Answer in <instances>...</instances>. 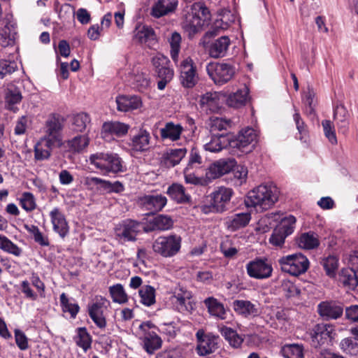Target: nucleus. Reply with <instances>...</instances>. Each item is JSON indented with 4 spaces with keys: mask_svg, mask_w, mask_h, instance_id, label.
Returning a JSON list of instances; mask_svg holds the SVG:
<instances>
[{
    "mask_svg": "<svg viewBox=\"0 0 358 358\" xmlns=\"http://www.w3.org/2000/svg\"><path fill=\"white\" fill-rule=\"evenodd\" d=\"M278 200L275 186L272 185H260L250 191L245 199L248 207H253L257 211L270 208Z\"/></svg>",
    "mask_w": 358,
    "mask_h": 358,
    "instance_id": "obj_1",
    "label": "nucleus"
},
{
    "mask_svg": "<svg viewBox=\"0 0 358 358\" xmlns=\"http://www.w3.org/2000/svg\"><path fill=\"white\" fill-rule=\"evenodd\" d=\"M90 164L104 174L119 173L127 171L122 159L113 152H96L89 157Z\"/></svg>",
    "mask_w": 358,
    "mask_h": 358,
    "instance_id": "obj_2",
    "label": "nucleus"
},
{
    "mask_svg": "<svg viewBox=\"0 0 358 358\" xmlns=\"http://www.w3.org/2000/svg\"><path fill=\"white\" fill-rule=\"evenodd\" d=\"M234 192L232 189L220 186L216 187L208 196L209 205H203L201 210L207 214L208 213H223L227 210Z\"/></svg>",
    "mask_w": 358,
    "mask_h": 358,
    "instance_id": "obj_3",
    "label": "nucleus"
},
{
    "mask_svg": "<svg viewBox=\"0 0 358 358\" xmlns=\"http://www.w3.org/2000/svg\"><path fill=\"white\" fill-rule=\"evenodd\" d=\"M210 19V12L206 6L200 2L194 3L186 16L185 27L190 34H194Z\"/></svg>",
    "mask_w": 358,
    "mask_h": 358,
    "instance_id": "obj_4",
    "label": "nucleus"
},
{
    "mask_svg": "<svg viewBox=\"0 0 358 358\" xmlns=\"http://www.w3.org/2000/svg\"><path fill=\"white\" fill-rule=\"evenodd\" d=\"M278 263L283 272L298 276L304 273L309 268L308 259L301 253H295L282 257Z\"/></svg>",
    "mask_w": 358,
    "mask_h": 358,
    "instance_id": "obj_5",
    "label": "nucleus"
},
{
    "mask_svg": "<svg viewBox=\"0 0 358 358\" xmlns=\"http://www.w3.org/2000/svg\"><path fill=\"white\" fill-rule=\"evenodd\" d=\"M181 247L180 236L173 234L158 237L152 244L154 252L164 257H171L176 255Z\"/></svg>",
    "mask_w": 358,
    "mask_h": 358,
    "instance_id": "obj_6",
    "label": "nucleus"
},
{
    "mask_svg": "<svg viewBox=\"0 0 358 358\" xmlns=\"http://www.w3.org/2000/svg\"><path fill=\"white\" fill-rule=\"evenodd\" d=\"M157 327L150 321L142 322L139 325L140 338L143 341V348L149 353L152 354L162 346V339L155 331Z\"/></svg>",
    "mask_w": 358,
    "mask_h": 358,
    "instance_id": "obj_7",
    "label": "nucleus"
},
{
    "mask_svg": "<svg viewBox=\"0 0 358 358\" xmlns=\"http://www.w3.org/2000/svg\"><path fill=\"white\" fill-rule=\"evenodd\" d=\"M206 69L208 76L218 85L228 83L235 75L234 67L226 63L210 62Z\"/></svg>",
    "mask_w": 358,
    "mask_h": 358,
    "instance_id": "obj_8",
    "label": "nucleus"
},
{
    "mask_svg": "<svg viewBox=\"0 0 358 358\" xmlns=\"http://www.w3.org/2000/svg\"><path fill=\"white\" fill-rule=\"evenodd\" d=\"M197 341L196 352L199 356H206L215 352L218 348L220 338L212 333H206L199 329L196 333Z\"/></svg>",
    "mask_w": 358,
    "mask_h": 358,
    "instance_id": "obj_9",
    "label": "nucleus"
},
{
    "mask_svg": "<svg viewBox=\"0 0 358 358\" xmlns=\"http://www.w3.org/2000/svg\"><path fill=\"white\" fill-rule=\"evenodd\" d=\"M140 231L141 223L130 219L122 220L115 227L116 238L124 243L136 241Z\"/></svg>",
    "mask_w": 358,
    "mask_h": 358,
    "instance_id": "obj_10",
    "label": "nucleus"
},
{
    "mask_svg": "<svg viewBox=\"0 0 358 358\" xmlns=\"http://www.w3.org/2000/svg\"><path fill=\"white\" fill-rule=\"evenodd\" d=\"M199 76L197 68L191 57L182 60L180 65V81L185 88H193L198 83Z\"/></svg>",
    "mask_w": 358,
    "mask_h": 358,
    "instance_id": "obj_11",
    "label": "nucleus"
},
{
    "mask_svg": "<svg viewBox=\"0 0 358 358\" xmlns=\"http://www.w3.org/2000/svg\"><path fill=\"white\" fill-rule=\"evenodd\" d=\"M334 329L329 324H317L310 331V343L315 348L328 345L333 338Z\"/></svg>",
    "mask_w": 358,
    "mask_h": 358,
    "instance_id": "obj_12",
    "label": "nucleus"
},
{
    "mask_svg": "<svg viewBox=\"0 0 358 358\" xmlns=\"http://www.w3.org/2000/svg\"><path fill=\"white\" fill-rule=\"evenodd\" d=\"M63 121L61 117L57 114L50 115L45 121L43 138L51 140L58 145H62V131L63 129Z\"/></svg>",
    "mask_w": 358,
    "mask_h": 358,
    "instance_id": "obj_13",
    "label": "nucleus"
},
{
    "mask_svg": "<svg viewBox=\"0 0 358 358\" xmlns=\"http://www.w3.org/2000/svg\"><path fill=\"white\" fill-rule=\"evenodd\" d=\"M248 275L255 279H266L271 276L273 267L266 258L257 257L246 264Z\"/></svg>",
    "mask_w": 358,
    "mask_h": 358,
    "instance_id": "obj_14",
    "label": "nucleus"
},
{
    "mask_svg": "<svg viewBox=\"0 0 358 358\" xmlns=\"http://www.w3.org/2000/svg\"><path fill=\"white\" fill-rule=\"evenodd\" d=\"M109 306V301L101 296H95L93 301L88 305V313L90 318L101 329L104 328L106 325L103 313Z\"/></svg>",
    "mask_w": 358,
    "mask_h": 358,
    "instance_id": "obj_15",
    "label": "nucleus"
},
{
    "mask_svg": "<svg viewBox=\"0 0 358 358\" xmlns=\"http://www.w3.org/2000/svg\"><path fill=\"white\" fill-rule=\"evenodd\" d=\"M226 100L224 94L217 92H208L200 96L199 106L206 113H218Z\"/></svg>",
    "mask_w": 358,
    "mask_h": 358,
    "instance_id": "obj_16",
    "label": "nucleus"
},
{
    "mask_svg": "<svg viewBox=\"0 0 358 358\" xmlns=\"http://www.w3.org/2000/svg\"><path fill=\"white\" fill-rule=\"evenodd\" d=\"M257 139L256 131L251 127H247L242 129L236 138H231V147L237 148L244 152H250L252 150Z\"/></svg>",
    "mask_w": 358,
    "mask_h": 358,
    "instance_id": "obj_17",
    "label": "nucleus"
},
{
    "mask_svg": "<svg viewBox=\"0 0 358 358\" xmlns=\"http://www.w3.org/2000/svg\"><path fill=\"white\" fill-rule=\"evenodd\" d=\"M129 141V146L134 152H144L151 147L150 134L144 129H140L136 134H130Z\"/></svg>",
    "mask_w": 358,
    "mask_h": 358,
    "instance_id": "obj_18",
    "label": "nucleus"
},
{
    "mask_svg": "<svg viewBox=\"0 0 358 358\" xmlns=\"http://www.w3.org/2000/svg\"><path fill=\"white\" fill-rule=\"evenodd\" d=\"M53 231L64 238L69 234V226L64 214L58 208H54L50 212Z\"/></svg>",
    "mask_w": 358,
    "mask_h": 358,
    "instance_id": "obj_19",
    "label": "nucleus"
},
{
    "mask_svg": "<svg viewBox=\"0 0 358 358\" xmlns=\"http://www.w3.org/2000/svg\"><path fill=\"white\" fill-rule=\"evenodd\" d=\"M317 313L326 320H336L343 315V308L335 301H322L317 305Z\"/></svg>",
    "mask_w": 358,
    "mask_h": 358,
    "instance_id": "obj_20",
    "label": "nucleus"
},
{
    "mask_svg": "<svg viewBox=\"0 0 358 358\" xmlns=\"http://www.w3.org/2000/svg\"><path fill=\"white\" fill-rule=\"evenodd\" d=\"M61 146L52 142L50 139L41 137L34 148V159L36 161L47 160L50 157L52 150Z\"/></svg>",
    "mask_w": 358,
    "mask_h": 358,
    "instance_id": "obj_21",
    "label": "nucleus"
},
{
    "mask_svg": "<svg viewBox=\"0 0 358 358\" xmlns=\"http://www.w3.org/2000/svg\"><path fill=\"white\" fill-rule=\"evenodd\" d=\"M86 184L88 185H100V187L107 193L120 194L124 191V186L121 182H112L97 177L87 178Z\"/></svg>",
    "mask_w": 358,
    "mask_h": 358,
    "instance_id": "obj_22",
    "label": "nucleus"
},
{
    "mask_svg": "<svg viewBox=\"0 0 358 358\" xmlns=\"http://www.w3.org/2000/svg\"><path fill=\"white\" fill-rule=\"evenodd\" d=\"M231 138L227 134H212L210 141L204 145L206 150L217 152L228 147H231Z\"/></svg>",
    "mask_w": 358,
    "mask_h": 358,
    "instance_id": "obj_23",
    "label": "nucleus"
},
{
    "mask_svg": "<svg viewBox=\"0 0 358 358\" xmlns=\"http://www.w3.org/2000/svg\"><path fill=\"white\" fill-rule=\"evenodd\" d=\"M251 220L250 213H238L227 217L224 222L226 227L231 231H236L245 227Z\"/></svg>",
    "mask_w": 358,
    "mask_h": 358,
    "instance_id": "obj_24",
    "label": "nucleus"
},
{
    "mask_svg": "<svg viewBox=\"0 0 358 358\" xmlns=\"http://www.w3.org/2000/svg\"><path fill=\"white\" fill-rule=\"evenodd\" d=\"M232 306L237 314L244 317H255L259 313L257 306L248 300H235Z\"/></svg>",
    "mask_w": 358,
    "mask_h": 358,
    "instance_id": "obj_25",
    "label": "nucleus"
},
{
    "mask_svg": "<svg viewBox=\"0 0 358 358\" xmlns=\"http://www.w3.org/2000/svg\"><path fill=\"white\" fill-rule=\"evenodd\" d=\"M129 129V125L123 122L115 121L104 122L102 125L101 134L106 137L107 135L122 137L125 136Z\"/></svg>",
    "mask_w": 358,
    "mask_h": 358,
    "instance_id": "obj_26",
    "label": "nucleus"
},
{
    "mask_svg": "<svg viewBox=\"0 0 358 358\" xmlns=\"http://www.w3.org/2000/svg\"><path fill=\"white\" fill-rule=\"evenodd\" d=\"M186 154L187 149L185 148L170 149L162 155V163L167 168L173 167L181 162Z\"/></svg>",
    "mask_w": 358,
    "mask_h": 358,
    "instance_id": "obj_27",
    "label": "nucleus"
},
{
    "mask_svg": "<svg viewBox=\"0 0 358 358\" xmlns=\"http://www.w3.org/2000/svg\"><path fill=\"white\" fill-rule=\"evenodd\" d=\"M117 108L120 111L127 112L139 108L142 105L138 96L122 95L116 98Z\"/></svg>",
    "mask_w": 358,
    "mask_h": 358,
    "instance_id": "obj_28",
    "label": "nucleus"
},
{
    "mask_svg": "<svg viewBox=\"0 0 358 358\" xmlns=\"http://www.w3.org/2000/svg\"><path fill=\"white\" fill-rule=\"evenodd\" d=\"M173 225V220L170 216L158 215L150 221L149 224L144 227L145 232L159 230L165 231L171 229Z\"/></svg>",
    "mask_w": 358,
    "mask_h": 358,
    "instance_id": "obj_29",
    "label": "nucleus"
},
{
    "mask_svg": "<svg viewBox=\"0 0 358 358\" xmlns=\"http://www.w3.org/2000/svg\"><path fill=\"white\" fill-rule=\"evenodd\" d=\"M228 36H221L212 42L209 46L208 52L211 57L219 58L226 55L230 45Z\"/></svg>",
    "mask_w": 358,
    "mask_h": 358,
    "instance_id": "obj_30",
    "label": "nucleus"
},
{
    "mask_svg": "<svg viewBox=\"0 0 358 358\" xmlns=\"http://www.w3.org/2000/svg\"><path fill=\"white\" fill-rule=\"evenodd\" d=\"M178 0H157L152 6L151 14L155 17H160L173 12L177 7Z\"/></svg>",
    "mask_w": 358,
    "mask_h": 358,
    "instance_id": "obj_31",
    "label": "nucleus"
},
{
    "mask_svg": "<svg viewBox=\"0 0 358 358\" xmlns=\"http://www.w3.org/2000/svg\"><path fill=\"white\" fill-rule=\"evenodd\" d=\"M166 194L177 203H187L190 201L191 196L186 192L185 187L179 183H173L170 185Z\"/></svg>",
    "mask_w": 358,
    "mask_h": 358,
    "instance_id": "obj_32",
    "label": "nucleus"
},
{
    "mask_svg": "<svg viewBox=\"0 0 358 358\" xmlns=\"http://www.w3.org/2000/svg\"><path fill=\"white\" fill-rule=\"evenodd\" d=\"M143 203L148 210L157 212L166 205L167 199L162 194L146 195L143 198Z\"/></svg>",
    "mask_w": 358,
    "mask_h": 358,
    "instance_id": "obj_33",
    "label": "nucleus"
},
{
    "mask_svg": "<svg viewBox=\"0 0 358 358\" xmlns=\"http://www.w3.org/2000/svg\"><path fill=\"white\" fill-rule=\"evenodd\" d=\"M183 131V127L180 124L172 122L166 123L164 127L160 129V136L162 139H169L176 141L180 139Z\"/></svg>",
    "mask_w": 358,
    "mask_h": 358,
    "instance_id": "obj_34",
    "label": "nucleus"
},
{
    "mask_svg": "<svg viewBox=\"0 0 358 358\" xmlns=\"http://www.w3.org/2000/svg\"><path fill=\"white\" fill-rule=\"evenodd\" d=\"M134 38L141 43L150 45L156 40L155 31L152 28L146 25H139L134 31Z\"/></svg>",
    "mask_w": 358,
    "mask_h": 358,
    "instance_id": "obj_35",
    "label": "nucleus"
},
{
    "mask_svg": "<svg viewBox=\"0 0 358 358\" xmlns=\"http://www.w3.org/2000/svg\"><path fill=\"white\" fill-rule=\"evenodd\" d=\"M299 248L305 250H313L320 245L318 235L313 231L302 233L297 239Z\"/></svg>",
    "mask_w": 358,
    "mask_h": 358,
    "instance_id": "obj_36",
    "label": "nucleus"
},
{
    "mask_svg": "<svg viewBox=\"0 0 358 358\" xmlns=\"http://www.w3.org/2000/svg\"><path fill=\"white\" fill-rule=\"evenodd\" d=\"M248 94L249 90L244 86L236 92L230 94L225 101L229 106L238 108L245 104Z\"/></svg>",
    "mask_w": 358,
    "mask_h": 358,
    "instance_id": "obj_37",
    "label": "nucleus"
},
{
    "mask_svg": "<svg viewBox=\"0 0 358 358\" xmlns=\"http://www.w3.org/2000/svg\"><path fill=\"white\" fill-rule=\"evenodd\" d=\"M334 118L342 132H346L349 125V113L343 104L340 103L336 106L334 110Z\"/></svg>",
    "mask_w": 358,
    "mask_h": 358,
    "instance_id": "obj_38",
    "label": "nucleus"
},
{
    "mask_svg": "<svg viewBox=\"0 0 358 358\" xmlns=\"http://www.w3.org/2000/svg\"><path fill=\"white\" fill-rule=\"evenodd\" d=\"M209 313L220 320L226 318V311L222 303L214 297H208L203 301Z\"/></svg>",
    "mask_w": 358,
    "mask_h": 358,
    "instance_id": "obj_39",
    "label": "nucleus"
},
{
    "mask_svg": "<svg viewBox=\"0 0 358 358\" xmlns=\"http://www.w3.org/2000/svg\"><path fill=\"white\" fill-rule=\"evenodd\" d=\"M91 124V118L87 113H80L71 119V129L76 132H84Z\"/></svg>",
    "mask_w": 358,
    "mask_h": 358,
    "instance_id": "obj_40",
    "label": "nucleus"
},
{
    "mask_svg": "<svg viewBox=\"0 0 358 358\" xmlns=\"http://www.w3.org/2000/svg\"><path fill=\"white\" fill-rule=\"evenodd\" d=\"M59 300L63 312L69 313L72 318H76L80 307L75 299L69 298L65 293H62L60 294Z\"/></svg>",
    "mask_w": 358,
    "mask_h": 358,
    "instance_id": "obj_41",
    "label": "nucleus"
},
{
    "mask_svg": "<svg viewBox=\"0 0 358 358\" xmlns=\"http://www.w3.org/2000/svg\"><path fill=\"white\" fill-rule=\"evenodd\" d=\"M175 304L178 310L181 313H190L194 309V304L191 301V294L189 293L177 294L174 296Z\"/></svg>",
    "mask_w": 358,
    "mask_h": 358,
    "instance_id": "obj_42",
    "label": "nucleus"
},
{
    "mask_svg": "<svg viewBox=\"0 0 358 358\" xmlns=\"http://www.w3.org/2000/svg\"><path fill=\"white\" fill-rule=\"evenodd\" d=\"M340 281L344 286L354 289L358 285V278L354 268L343 269L340 275Z\"/></svg>",
    "mask_w": 358,
    "mask_h": 358,
    "instance_id": "obj_43",
    "label": "nucleus"
},
{
    "mask_svg": "<svg viewBox=\"0 0 358 358\" xmlns=\"http://www.w3.org/2000/svg\"><path fill=\"white\" fill-rule=\"evenodd\" d=\"M141 303L146 306H151L156 302L155 289L151 285H143L138 290Z\"/></svg>",
    "mask_w": 358,
    "mask_h": 358,
    "instance_id": "obj_44",
    "label": "nucleus"
},
{
    "mask_svg": "<svg viewBox=\"0 0 358 358\" xmlns=\"http://www.w3.org/2000/svg\"><path fill=\"white\" fill-rule=\"evenodd\" d=\"M74 340L76 345L85 352H87L91 348L92 337L85 327H80L77 329V335Z\"/></svg>",
    "mask_w": 358,
    "mask_h": 358,
    "instance_id": "obj_45",
    "label": "nucleus"
},
{
    "mask_svg": "<svg viewBox=\"0 0 358 358\" xmlns=\"http://www.w3.org/2000/svg\"><path fill=\"white\" fill-rule=\"evenodd\" d=\"M280 352L285 358H303V345L286 344L281 348Z\"/></svg>",
    "mask_w": 358,
    "mask_h": 358,
    "instance_id": "obj_46",
    "label": "nucleus"
},
{
    "mask_svg": "<svg viewBox=\"0 0 358 358\" xmlns=\"http://www.w3.org/2000/svg\"><path fill=\"white\" fill-rule=\"evenodd\" d=\"M181 40V36L178 32H173L169 39L171 46V57L176 64H177L179 60Z\"/></svg>",
    "mask_w": 358,
    "mask_h": 358,
    "instance_id": "obj_47",
    "label": "nucleus"
},
{
    "mask_svg": "<svg viewBox=\"0 0 358 358\" xmlns=\"http://www.w3.org/2000/svg\"><path fill=\"white\" fill-rule=\"evenodd\" d=\"M221 334L229 341L233 347H239L243 341V339L236 331L230 327H224L221 329Z\"/></svg>",
    "mask_w": 358,
    "mask_h": 358,
    "instance_id": "obj_48",
    "label": "nucleus"
},
{
    "mask_svg": "<svg viewBox=\"0 0 358 358\" xmlns=\"http://www.w3.org/2000/svg\"><path fill=\"white\" fill-rule=\"evenodd\" d=\"M321 263L326 274L330 278H334L338 267V258L336 256L329 255L324 258Z\"/></svg>",
    "mask_w": 358,
    "mask_h": 358,
    "instance_id": "obj_49",
    "label": "nucleus"
},
{
    "mask_svg": "<svg viewBox=\"0 0 358 358\" xmlns=\"http://www.w3.org/2000/svg\"><path fill=\"white\" fill-rule=\"evenodd\" d=\"M231 126V121L221 117L210 118V132L212 134H220L219 131H227Z\"/></svg>",
    "mask_w": 358,
    "mask_h": 358,
    "instance_id": "obj_50",
    "label": "nucleus"
},
{
    "mask_svg": "<svg viewBox=\"0 0 358 358\" xmlns=\"http://www.w3.org/2000/svg\"><path fill=\"white\" fill-rule=\"evenodd\" d=\"M17 32L13 29L10 30L8 24L1 30L0 34V44L3 47L13 45L16 39Z\"/></svg>",
    "mask_w": 358,
    "mask_h": 358,
    "instance_id": "obj_51",
    "label": "nucleus"
},
{
    "mask_svg": "<svg viewBox=\"0 0 358 358\" xmlns=\"http://www.w3.org/2000/svg\"><path fill=\"white\" fill-rule=\"evenodd\" d=\"M19 202L21 207L28 213L34 210L37 206L34 194L29 192L22 194L21 197L19 199Z\"/></svg>",
    "mask_w": 358,
    "mask_h": 358,
    "instance_id": "obj_52",
    "label": "nucleus"
},
{
    "mask_svg": "<svg viewBox=\"0 0 358 358\" xmlns=\"http://www.w3.org/2000/svg\"><path fill=\"white\" fill-rule=\"evenodd\" d=\"M0 249L17 257L22 254V249L3 235H0Z\"/></svg>",
    "mask_w": 358,
    "mask_h": 358,
    "instance_id": "obj_53",
    "label": "nucleus"
},
{
    "mask_svg": "<svg viewBox=\"0 0 358 358\" xmlns=\"http://www.w3.org/2000/svg\"><path fill=\"white\" fill-rule=\"evenodd\" d=\"M109 292L114 302L124 303L127 301V295L121 284L110 287Z\"/></svg>",
    "mask_w": 358,
    "mask_h": 358,
    "instance_id": "obj_54",
    "label": "nucleus"
},
{
    "mask_svg": "<svg viewBox=\"0 0 358 358\" xmlns=\"http://www.w3.org/2000/svg\"><path fill=\"white\" fill-rule=\"evenodd\" d=\"M89 143L90 138L87 135H78L69 141V145L74 152H80L87 147Z\"/></svg>",
    "mask_w": 358,
    "mask_h": 358,
    "instance_id": "obj_55",
    "label": "nucleus"
},
{
    "mask_svg": "<svg viewBox=\"0 0 358 358\" xmlns=\"http://www.w3.org/2000/svg\"><path fill=\"white\" fill-rule=\"evenodd\" d=\"M296 218L293 215H289L281 219L280 224L276 227L282 231L287 236L291 235L296 227Z\"/></svg>",
    "mask_w": 358,
    "mask_h": 358,
    "instance_id": "obj_56",
    "label": "nucleus"
},
{
    "mask_svg": "<svg viewBox=\"0 0 358 358\" xmlns=\"http://www.w3.org/2000/svg\"><path fill=\"white\" fill-rule=\"evenodd\" d=\"M150 79L148 75L141 73L134 75L133 85L140 92H144L150 86Z\"/></svg>",
    "mask_w": 358,
    "mask_h": 358,
    "instance_id": "obj_57",
    "label": "nucleus"
},
{
    "mask_svg": "<svg viewBox=\"0 0 358 358\" xmlns=\"http://www.w3.org/2000/svg\"><path fill=\"white\" fill-rule=\"evenodd\" d=\"M17 69L15 62L0 59V79H3L8 75H10Z\"/></svg>",
    "mask_w": 358,
    "mask_h": 358,
    "instance_id": "obj_58",
    "label": "nucleus"
},
{
    "mask_svg": "<svg viewBox=\"0 0 358 358\" xmlns=\"http://www.w3.org/2000/svg\"><path fill=\"white\" fill-rule=\"evenodd\" d=\"M22 95L17 89H8L6 94V101L8 105V108L15 110L14 105L21 101Z\"/></svg>",
    "mask_w": 358,
    "mask_h": 358,
    "instance_id": "obj_59",
    "label": "nucleus"
},
{
    "mask_svg": "<svg viewBox=\"0 0 358 358\" xmlns=\"http://www.w3.org/2000/svg\"><path fill=\"white\" fill-rule=\"evenodd\" d=\"M287 237L285 234H284L282 231L278 229V228H275L273 231L270 238H269V243L275 247H282L285 238Z\"/></svg>",
    "mask_w": 358,
    "mask_h": 358,
    "instance_id": "obj_60",
    "label": "nucleus"
},
{
    "mask_svg": "<svg viewBox=\"0 0 358 358\" xmlns=\"http://www.w3.org/2000/svg\"><path fill=\"white\" fill-rule=\"evenodd\" d=\"M324 135L331 144L337 143V138L335 133L334 126L330 120H324L322 123Z\"/></svg>",
    "mask_w": 358,
    "mask_h": 358,
    "instance_id": "obj_61",
    "label": "nucleus"
},
{
    "mask_svg": "<svg viewBox=\"0 0 358 358\" xmlns=\"http://www.w3.org/2000/svg\"><path fill=\"white\" fill-rule=\"evenodd\" d=\"M282 287L287 298L297 296L301 293L296 285L290 281L284 282Z\"/></svg>",
    "mask_w": 358,
    "mask_h": 358,
    "instance_id": "obj_62",
    "label": "nucleus"
},
{
    "mask_svg": "<svg viewBox=\"0 0 358 358\" xmlns=\"http://www.w3.org/2000/svg\"><path fill=\"white\" fill-rule=\"evenodd\" d=\"M152 64L155 69V72L170 64L169 58L162 54H157L152 58Z\"/></svg>",
    "mask_w": 358,
    "mask_h": 358,
    "instance_id": "obj_63",
    "label": "nucleus"
},
{
    "mask_svg": "<svg viewBox=\"0 0 358 358\" xmlns=\"http://www.w3.org/2000/svg\"><path fill=\"white\" fill-rule=\"evenodd\" d=\"M341 349L349 354H355L358 352V346L350 338H346L341 342Z\"/></svg>",
    "mask_w": 358,
    "mask_h": 358,
    "instance_id": "obj_64",
    "label": "nucleus"
}]
</instances>
